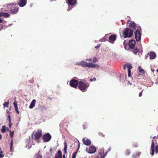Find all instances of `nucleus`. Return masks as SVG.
Masks as SVG:
<instances>
[{"mask_svg": "<svg viewBox=\"0 0 158 158\" xmlns=\"http://www.w3.org/2000/svg\"><path fill=\"white\" fill-rule=\"evenodd\" d=\"M43 135L42 130L41 129H39L36 131H35L32 135V139L35 141L40 142V139Z\"/></svg>", "mask_w": 158, "mask_h": 158, "instance_id": "obj_1", "label": "nucleus"}, {"mask_svg": "<svg viewBox=\"0 0 158 158\" xmlns=\"http://www.w3.org/2000/svg\"><path fill=\"white\" fill-rule=\"evenodd\" d=\"M89 86V84L88 82H86L85 80H84L83 81H81L79 82L78 88L82 91H86Z\"/></svg>", "mask_w": 158, "mask_h": 158, "instance_id": "obj_2", "label": "nucleus"}, {"mask_svg": "<svg viewBox=\"0 0 158 158\" xmlns=\"http://www.w3.org/2000/svg\"><path fill=\"white\" fill-rule=\"evenodd\" d=\"M133 33V31L129 28H127L123 32L124 38H130L131 37Z\"/></svg>", "mask_w": 158, "mask_h": 158, "instance_id": "obj_3", "label": "nucleus"}, {"mask_svg": "<svg viewBox=\"0 0 158 158\" xmlns=\"http://www.w3.org/2000/svg\"><path fill=\"white\" fill-rule=\"evenodd\" d=\"M83 67H86L88 68H98L99 65L97 64H93L92 63H89L84 61H81L79 63Z\"/></svg>", "mask_w": 158, "mask_h": 158, "instance_id": "obj_4", "label": "nucleus"}, {"mask_svg": "<svg viewBox=\"0 0 158 158\" xmlns=\"http://www.w3.org/2000/svg\"><path fill=\"white\" fill-rule=\"evenodd\" d=\"M141 27H139L135 32V38L137 42L141 40Z\"/></svg>", "mask_w": 158, "mask_h": 158, "instance_id": "obj_5", "label": "nucleus"}, {"mask_svg": "<svg viewBox=\"0 0 158 158\" xmlns=\"http://www.w3.org/2000/svg\"><path fill=\"white\" fill-rule=\"evenodd\" d=\"M51 135L48 133L44 134L43 136V142H48L51 140Z\"/></svg>", "mask_w": 158, "mask_h": 158, "instance_id": "obj_6", "label": "nucleus"}, {"mask_svg": "<svg viewBox=\"0 0 158 158\" xmlns=\"http://www.w3.org/2000/svg\"><path fill=\"white\" fill-rule=\"evenodd\" d=\"M79 82L75 79L71 80L69 83L70 86L74 88H77Z\"/></svg>", "mask_w": 158, "mask_h": 158, "instance_id": "obj_7", "label": "nucleus"}, {"mask_svg": "<svg viewBox=\"0 0 158 158\" xmlns=\"http://www.w3.org/2000/svg\"><path fill=\"white\" fill-rule=\"evenodd\" d=\"M86 151L87 152L89 153H94L96 151V147L94 146H91L89 148H87Z\"/></svg>", "mask_w": 158, "mask_h": 158, "instance_id": "obj_8", "label": "nucleus"}, {"mask_svg": "<svg viewBox=\"0 0 158 158\" xmlns=\"http://www.w3.org/2000/svg\"><path fill=\"white\" fill-rule=\"evenodd\" d=\"M106 155V153L104 154V151L102 150H101L98 151V154L97 156V158H103Z\"/></svg>", "mask_w": 158, "mask_h": 158, "instance_id": "obj_9", "label": "nucleus"}, {"mask_svg": "<svg viewBox=\"0 0 158 158\" xmlns=\"http://www.w3.org/2000/svg\"><path fill=\"white\" fill-rule=\"evenodd\" d=\"M127 24L128 25L129 27L132 28L133 29H135L136 24L134 22L128 20L127 23Z\"/></svg>", "mask_w": 158, "mask_h": 158, "instance_id": "obj_10", "label": "nucleus"}, {"mask_svg": "<svg viewBox=\"0 0 158 158\" xmlns=\"http://www.w3.org/2000/svg\"><path fill=\"white\" fill-rule=\"evenodd\" d=\"M116 35H110L109 38V41L111 44H113L114 43V41L116 40Z\"/></svg>", "mask_w": 158, "mask_h": 158, "instance_id": "obj_11", "label": "nucleus"}, {"mask_svg": "<svg viewBox=\"0 0 158 158\" xmlns=\"http://www.w3.org/2000/svg\"><path fill=\"white\" fill-rule=\"evenodd\" d=\"M135 44V40H130L128 43V46L130 48L133 49Z\"/></svg>", "mask_w": 158, "mask_h": 158, "instance_id": "obj_12", "label": "nucleus"}, {"mask_svg": "<svg viewBox=\"0 0 158 158\" xmlns=\"http://www.w3.org/2000/svg\"><path fill=\"white\" fill-rule=\"evenodd\" d=\"M27 0H19L18 4L20 7L24 6L27 4Z\"/></svg>", "mask_w": 158, "mask_h": 158, "instance_id": "obj_13", "label": "nucleus"}, {"mask_svg": "<svg viewBox=\"0 0 158 158\" xmlns=\"http://www.w3.org/2000/svg\"><path fill=\"white\" fill-rule=\"evenodd\" d=\"M66 2L68 5H73L77 3V0H66Z\"/></svg>", "mask_w": 158, "mask_h": 158, "instance_id": "obj_14", "label": "nucleus"}, {"mask_svg": "<svg viewBox=\"0 0 158 158\" xmlns=\"http://www.w3.org/2000/svg\"><path fill=\"white\" fill-rule=\"evenodd\" d=\"M82 141L83 143L86 145H89L91 143L90 140L88 139L83 138Z\"/></svg>", "mask_w": 158, "mask_h": 158, "instance_id": "obj_15", "label": "nucleus"}, {"mask_svg": "<svg viewBox=\"0 0 158 158\" xmlns=\"http://www.w3.org/2000/svg\"><path fill=\"white\" fill-rule=\"evenodd\" d=\"M19 8L17 7H13L10 10L11 14H16L19 11Z\"/></svg>", "mask_w": 158, "mask_h": 158, "instance_id": "obj_16", "label": "nucleus"}, {"mask_svg": "<svg viewBox=\"0 0 158 158\" xmlns=\"http://www.w3.org/2000/svg\"><path fill=\"white\" fill-rule=\"evenodd\" d=\"M36 102V100L35 99H33L31 102L29 108L30 109L33 108L35 106Z\"/></svg>", "mask_w": 158, "mask_h": 158, "instance_id": "obj_17", "label": "nucleus"}, {"mask_svg": "<svg viewBox=\"0 0 158 158\" xmlns=\"http://www.w3.org/2000/svg\"><path fill=\"white\" fill-rule=\"evenodd\" d=\"M1 16L8 18L10 16V15L8 13L2 12L0 13V17Z\"/></svg>", "mask_w": 158, "mask_h": 158, "instance_id": "obj_18", "label": "nucleus"}, {"mask_svg": "<svg viewBox=\"0 0 158 158\" xmlns=\"http://www.w3.org/2000/svg\"><path fill=\"white\" fill-rule=\"evenodd\" d=\"M156 55L155 52H151L150 53V58L151 59H153L156 58Z\"/></svg>", "mask_w": 158, "mask_h": 158, "instance_id": "obj_19", "label": "nucleus"}, {"mask_svg": "<svg viewBox=\"0 0 158 158\" xmlns=\"http://www.w3.org/2000/svg\"><path fill=\"white\" fill-rule=\"evenodd\" d=\"M132 68V67L130 64H129V65H127L128 76L129 77H130L131 76V70L130 69Z\"/></svg>", "mask_w": 158, "mask_h": 158, "instance_id": "obj_20", "label": "nucleus"}, {"mask_svg": "<svg viewBox=\"0 0 158 158\" xmlns=\"http://www.w3.org/2000/svg\"><path fill=\"white\" fill-rule=\"evenodd\" d=\"M133 51L135 54H137L138 52H141V50H140L139 49L137 48V47H135Z\"/></svg>", "mask_w": 158, "mask_h": 158, "instance_id": "obj_21", "label": "nucleus"}, {"mask_svg": "<svg viewBox=\"0 0 158 158\" xmlns=\"http://www.w3.org/2000/svg\"><path fill=\"white\" fill-rule=\"evenodd\" d=\"M64 144V153L65 154H66L67 153V143L65 141Z\"/></svg>", "mask_w": 158, "mask_h": 158, "instance_id": "obj_22", "label": "nucleus"}, {"mask_svg": "<svg viewBox=\"0 0 158 158\" xmlns=\"http://www.w3.org/2000/svg\"><path fill=\"white\" fill-rule=\"evenodd\" d=\"M138 69L140 73H141L143 74H144L145 71L143 69H142L141 66H139L138 67Z\"/></svg>", "mask_w": 158, "mask_h": 158, "instance_id": "obj_23", "label": "nucleus"}, {"mask_svg": "<svg viewBox=\"0 0 158 158\" xmlns=\"http://www.w3.org/2000/svg\"><path fill=\"white\" fill-rule=\"evenodd\" d=\"M6 127L5 125L3 126H2V128L1 129L2 132V133H5L6 131Z\"/></svg>", "mask_w": 158, "mask_h": 158, "instance_id": "obj_24", "label": "nucleus"}, {"mask_svg": "<svg viewBox=\"0 0 158 158\" xmlns=\"http://www.w3.org/2000/svg\"><path fill=\"white\" fill-rule=\"evenodd\" d=\"M40 151H39L36 155V158H42V156L40 154Z\"/></svg>", "mask_w": 158, "mask_h": 158, "instance_id": "obj_25", "label": "nucleus"}, {"mask_svg": "<svg viewBox=\"0 0 158 158\" xmlns=\"http://www.w3.org/2000/svg\"><path fill=\"white\" fill-rule=\"evenodd\" d=\"M58 155H57V156L60 157H62V152L60 150H59L58 152Z\"/></svg>", "mask_w": 158, "mask_h": 158, "instance_id": "obj_26", "label": "nucleus"}, {"mask_svg": "<svg viewBox=\"0 0 158 158\" xmlns=\"http://www.w3.org/2000/svg\"><path fill=\"white\" fill-rule=\"evenodd\" d=\"M151 149H155V143L153 140L152 141Z\"/></svg>", "mask_w": 158, "mask_h": 158, "instance_id": "obj_27", "label": "nucleus"}, {"mask_svg": "<svg viewBox=\"0 0 158 158\" xmlns=\"http://www.w3.org/2000/svg\"><path fill=\"white\" fill-rule=\"evenodd\" d=\"M8 131H9L10 133V136L11 138H12L13 137L14 132V131H11L10 130H8Z\"/></svg>", "mask_w": 158, "mask_h": 158, "instance_id": "obj_28", "label": "nucleus"}, {"mask_svg": "<svg viewBox=\"0 0 158 158\" xmlns=\"http://www.w3.org/2000/svg\"><path fill=\"white\" fill-rule=\"evenodd\" d=\"M13 144V139H12L11 140L10 143V150L11 151H12Z\"/></svg>", "mask_w": 158, "mask_h": 158, "instance_id": "obj_29", "label": "nucleus"}, {"mask_svg": "<svg viewBox=\"0 0 158 158\" xmlns=\"http://www.w3.org/2000/svg\"><path fill=\"white\" fill-rule=\"evenodd\" d=\"M77 151H78V150L75 152L73 154L72 158H76Z\"/></svg>", "mask_w": 158, "mask_h": 158, "instance_id": "obj_30", "label": "nucleus"}, {"mask_svg": "<svg viewBox=\"0 0 158 158\" xmlns=\"http://www.w3.org/2000/svg\"><path fill=\"white\" fill-rule=\"evenodd\" d=\"M9 102H5L3 104V106H4V107L6 106L7 107H8V104Z\"/></svg>", "mask_w": 158, "mask_h": 158, "instance_id": "obj_31", "label": "nucleus"}, {"mask_svg": "<svg viewBox=\"0 0 158 158\" xmlns=\"http://www.w3.org/2000/svg\"><path fill=\"white\" fill-rule=\"evenodd\" d=\"M88 124L86 123H85L83 125V128L85 129L87 128Z\"/></svg>", "mask_w": 158, "mask_h": 158, "instance_id": "obj_32", "label": "nucleus"}, {"mask_svg": "<svg viewBox=\"0 0 158 158\" xmlns=\"http://www.w3.org/2000/svg\"><path fill=\"white\" fill-rule=\"evenodd\" d=\"M98 61V59L97 58L95 57H94V59L93 60V62L94 63H96Z\"/></svg>", "mask_w": 158, "mask_h": 158, "instance_id": "obj_33", "label": "nucleus"}, {"mask_svg": "<svg viewBox=\"0 0 158 158\" xmlns=\"http://www.w3.org/2000/svg\"><path fill=\"white\" fill-rule=\"evenodd\" d=\"M127 43V44H126L125 46H126V48H124L126 50H128L130 48L128 46V44Z\"/></svg>", "mask_w": 158, "mask_h": 158, "instance_id": "obj_34", "label": "nucleus"}, {"mask_svg": "<svg viewBox=\"0 0 158 158\" xmlns=\"http://www.w3.org/2000/svg\"><path fill=\"white\" fill-rule=\"evenodd\" d=\"M155 151L156 153H158V145L156 146Z\"/></svg>", "mask_w": 158, "mask_h": 158, "instance_id": "obj_35", "label": "nucleus"}, {"mask_svg": "<svg viewBox=\"0 0 158 158\" xmlns=\"http://www.w3.org/2000/svg\"><path fill=\"white\" fill-rule=\"evenodd\" d=\"M13 104H14V106L15 107V108L18 107V105H17V102H14Z\"/></svg>", "mask_w": 158, "mask_h": 158, "instance_id": "obj_36", "label": "nucleus"}, {"mask_svg": "<svg viewBox=\"0 0 158 158\" xmlns=\"http://www.w3.org/2000/svg\"><path fill=\"white\" fill-rule=\"evenodd\" d=\"M8 119H9V123H10V122H11V119L10 116V115H8Z\"/></svg>", "mask_w": 158, "mask_h": 158, "instance_id": "obj_37", "label": "nucleus"}, {"mask_svg": "<svg viewBox=\"0 0 158 158\" xmlns=\"http://www.w3.org/2000/svg\"><path fill=\"white\" fill-rule=\"evenodd\" d=\"M127 43V42H126V40H125L124 41L123 44V45H124V48H126V46L125 45H126V44Z\"/></svg>", "mask_w": 158, "mask_h": 158, "instance_id": "obj_38", "label": "nucleus"}, {"mask_svg": "<svg viewBox=\"0 0 158 158\" xmlns=\"http://www.w3.org/2000/svg\"><path fill=\"white\" fill-rule=\"evenodd\" d=\"M129 64H125L124 65L123 67V68L124 69H125L126 68H127V65H129Z\"/></svg>", "mask_w": 158, "mask_h": 158, "instance_id": "obj_39", "label": "nucleus"}, {"mask_svg": "<svg viewBox=\"0 0 158 158\" xmlns=\"http://www.w3.org/2000/svg\"><path fill=\"white\" fill-rule=\"evenodd\" d=\"M15 110L17 112V113L18 114H19V110H18V107H17L15 108Z\"/></svg>", "mask_w": 158, "mask_h": 158, "instance_id": "obj_40", "label": "nucleus"}, {"mask_svg": "<svg viewBox=\"0 0 158 158\" xmlns=\"http://www.w3.org/2000/svg\"><path fill=\"white\" fill-rule=\"evenodd\" d=\"M152 149V151L151 154L152 155H153L154 154L155 149Z\"/></svg>", "mask_w": 158, "mask_h": 158, "instance_id": "obj_41", "label": "nucleus"}, {"mask_svg": "<svg viewBox=\"0 0 158 158\" xmlns=\"http://www.w3.org/2000/svg\"><path fill=\"white\" fill-rule=\"evenodd\" d=\"M100 44H98L95 47V48H98L100 47Z\"/></svg>", "mask_w": 158, "mask_h": 158, "instance_id": "obj_42", "label": "nucleus"}, {"mask_svg": "<svg viewBox=\"0 0 158 158\" xmlns=\"http://www.w3.org/2000/svg\"><path fill=\"white\" fill-rule=\"evenodd\" d=\"M96 80V78L95 77H94L93 78V79H90V81H95Z\"/></svg>", "mask_w": 158, "mask_h": 158, "instance_id": "obj_43", "label": "nucleus"}, {"mask_svg": "<svg viewBox=\"0 0 158 158\" xmlns=\"http://www.w3.org/2000/svg\"><path fill=\"white\" fill-rule=\"evenodd\" d=\"M143 91V90H142V91L139 93V97H140L142 96V92Z\"/></svg>", "mask_w": 158, "mask_h": 158, "instance_id": "obj_44", "label": "nucleus"}, {"mask_svg": "<svg viewBox=\"0 0 158 158\" xmlns=\"http://www.w3.org/2000/svg\"><path fill=\"white\" fill-rule=\"evenodd\" d=\"M131 153V152L129 150H127V153L126 155H128Z\"/></svg>", "mask_w": 158, "mask_h": 158, "instance_id": "obj_45", "label": "nucleus"}, {"mask_svg": "<svg viewBox=\"0 0 158 158\" xmlns=\"http://www.w3.org/2000/svg\"><path fill=\"white\" fill-rule=\"evenodd\" d=\"M9 126L10 128L12 126V123H11V122L10 123H9Z\"/></svg>", "mask_w": 158, "mask_h": 158, "instance_id": "obj_46", "label": "nucleus"}, {"mask_svg": "<svg viewBox=\"0 0 158 158\" xmlns=\"http://www.w3.org/2000/svg\"><path fill=\"white\" fill-rule=\"evenodd\" d=\"M99 134L100 136H102L103 137L105 136V135L102 134L101 133H99Z\"/></svg>", "mask_w": 158, "mask_h": 158, "instance_id": "obj_47", "label": "nucleus"}, {"mask_svg": "<svg viewBox=\"0 0 158 158\" xmlns=\"http://www.w3.org/2000/svg\"><path fill=\"white\" fill-rule=\"evenodd\" d=\"M55 158H62V157H60L58 156H57V155H56L55 156Z\"/></svg>", "mask_w": 158, "mask_h": 158, "instance_id": "obj_48", "label": "nucleus"}, {"mask_svg": "<svg viewBox=\"0 0 158 158\" xmlns=\"http://www.w3.org/2000/svg\"><path fill=\"white\" fill-rule=\"evenodd\" d=\"M4 156V155L3 154L0 153V158Z\"/></svg>", "mask_w": 158, "mask_h": 158, "instance_id": "obj_49", "label": "nucleus"}, {"mask_svg": "<svg viewBox=\"0 0 158 158\" xmlns=\"http://www.w3.org/2000/svg\"><path fill=\"white\" fill-rule=\"evenodd\" d=\"M48 99L50 100H52V98H51L48 97Z\"/></svg>", "mask_w": 158, "mask_h": 158, "instance_id": "obj_50", "label": "nucleus"}, {"mask_svg": "<svg viewBox=\"0 0 158 158\" xmlns=\"http://www.w3.org/2000/svg\"><path fill=\"white\" fill-rule=\"evenodd\" d=\"M86 60H88V61H91L92 60V59L89 58V59H86Z\"/></svg>", "mask_w": 158, "mask_h": 158, "instance_id": "obj_51", "label": "nucleus"}, {"mask_svg": "<svg viewBox=\"0 0 158 158\" xmlns=\"http://www.w3.org/2000/svg\"><path fill=\"white\" fill-rule=\"evenodd\" d=\"M111 149V148H110H110H108V152H109V151H110Z\"/></svg>", "mask_w": 158, "mask_h": 158, "instance_id": "obj_52", "label": "nucleus"}, {"mask_svg": "<svg viewBox=\"0 0 158 158\" xmlns=\"http://www.w3.org/2000/svg\"><path fill=\"white\" fill-rule=\"evenodd\" d=\"M80 63H76V64L77 65H81L80 64H79Z\"/></svg>", "mask_w": 158, "mask_h": 158, "instance_id": "obj_53", "label": "nucleus"}, {"mask_svg": "<svg viewBox=\"0 0 158 158\" xmlns=\"http://www.w3.org/2000/svg\"><path fill=\"white\" fill-rule=\"evenodd\" d=\"M151 71L152 72H154L155 71V69H152Z\"/></svg>", "mask_w": 158, "mask_h": 158, "instance_id": "obj_54", "label": "nucleus"}, {"mask_svg": "<svg viewBox=\"0 0 158 158\" xmlns=\"http://www.w3.org/2000/svg\"><path fill=\"white\" fill-rule=\"evenodd\" d=\"M2 22V20L0 18V23H1Z\"/></svg>", "mask_w": 158, "mask_h": 158, "instance_id": "obj_55", "label": "nucleus"}, {"mask_svg": "<svg viewBox=\"0 0 158 158\" xmlns=\"http://www.w3.org/2000/svg\"><path fill=\"white\" fill-rule=\"evenodd\" d=\"M63 158H65V154L63 155Z\"/></svg>", "mask_w": 158, "mask_h": 158, "instance_id": "obj_56", "label": "nucleus"}, {"mask_svg": "<svg viewBox=\"0 0 158 158\" xmlns=\"http://www.w3.org/2000/svg\"><path fill=\"white\" fill-rule=\"evenodd\" d=\"M2 139V135H0V139Z\"/></svg>", "mask_w": 158, "mask_h": 158, "instance_id": "obj_57", "label": "nucleus"}, {"mask_svg": "<svg viewBox=\"0 0 158 158\" xmlns=\"http://www.w3.org/2000/svg\"><path fill=\"white\" fill-rule=\"evenodd\" d=\"M156 71L158 73V69H157L156 70Z\"/></svg>", "mask_w": 158, "mask_h": 158, "instance_id": "obj_58", "label": "nucleus"}, {"mask_svg": "<svg viewBox=\"0 0 158 158\" xmlns=\"http://www.w3.org/2000/svg\"><path fill=\"white\" fill-rule=\"evenodd\" d=\"M155 138V136H154V137H153V139H154V138Z\"/></svg>", "mask_w": 158, "mask_h": 158, "instance_id": "obj_59", "label": "nucleus"}, {"mask_svg": "<svg viewBox=\"0 0 158 158\" xmlns=\"http://www.w3.org/2000/svg\"><path fill=\"white\" fill-rule=\"evenodd\" d=\"M7 130L8 131V130H9V129H8V127L7 128Z\"/></svg>", "mask_w": 158, "mask_h": 158, "instance_id": "obj_60", "label": "nucleus"}, {"mask_svg": "<svg viewBox=\"0 0 158 158\" xmlns=\"http://www.w3.org/2000/svg\"><path fill=\"white\" fill-rule=\"evenodd\" d=\"M54 0H50V1H54Z\"/></svg>", "mask_w": 158, "mask_h": 158, "instance_id": "obj_61", "label": "nucleus"}, {"mask_svg": "<svg viewBox=\"0 0 158 158\" xmlns=\"http://www.w3.org/2000/svg\"><path fill=\"white\" fill-rule=\"evenodd\" d=\"M1 153H2V151H1V152H0Z\"/></svg>", "mask_w": 158, "mask_h": 158, "instance_id": "obj_62", "label": "nucleus"}, {"mask_svg": "<svg viewBox=\"0 0 158 158\" xmlns=\"http://www.w3.org/2000/svg\"><path fill=\"white\" fill-rule=\"evenodd\" d=\"M2 29V27L0 29V30H1V29Z\"/></svg>", "mask_w": 158, "mask_h": 158, "instance_id": "obj_63", "label": "nucleus"}]
</instances>
